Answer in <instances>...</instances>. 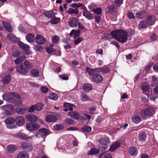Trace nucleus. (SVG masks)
<instances>
[{"mask_svg":"<svg viewBox=\"0 0 158 158\" xmlns=\"http://www.w3.org/2000/svg\"><path fill=\"white\" fill-rule=\"evenodd\" d=\"M110 35L113 38L122 44L124 43L128 39L127 32L122 29L112 31L110 33V35L106 34L105 35V37L110 39Z\"/></svg>","mask_w":158,"mask_h":158,"instance_id":"f257e3e1","label":"nucleus"},{"mask_svg":"<svg viewBox=\"0 0 158 158\" xmlns=\"http://www.w3.org/2000/svg\"><path fill=\"white\" fill-rule=\"evenodd\" d=\"M155 112L154 109L152 107H148L144 110H142L140 112V114L142 118L152 115Z\"/></svg>","mask_w":158,"mask_h":158,"instance_id":"f03ea898","label":"nucleus"},{"mask_svg":"<svg viewBox=\"0 0 158 158\" xmlns=\"http://www.w3.org/2000/svg\"><path fill=\"white\" fill-rule=\"evenodd\" d=\"M26 127L27 129L29 131H35L38 129L40 127L38 124L32 122L27 124Z\"/></svg>","mask_w":158,"mask_h":158,"instance_id":"7ed1b4c3","label":"nucleus"},{"mask_svg":"<svg viewBox=\"0 0 158 158\" xmlns=\"http://www.w3.org/2000/svg\"><path fill=\"white\" fill-rule=\"evenodd\" d=\"M89 75L92 77V81L96 83H101L103 80V77L100 74L98 73H94Z\"/></svg>","mask_w":158,"mask_h":158,"instance_id":"20e7f679","label":"nucleus"},{"mask_svg":"<svg viewBox=\"0 0 158 158\" xmlns=\"http://www.w3.org/2000/svg\"><path fill=\"white\" fill-rule=\"evenodd\" d=\"M156 17L153 15H147L145 20L149 26L153 25L156 21Z\"/></svg>","mask_w":158,"mask_h":158,"instance_id":"39448f33","label":"nucleus"},{"mask_svg":"<svg viewBox=\"0 0 158 158\" xmlns=\"http://www.w3.org/2000/svg\"><path fill=\"white\" fill-rule=\"evenodd\" d=\"M21 146L24 150L27 152H31L33 149V147L31 143L27 142H23Z\"/></svg>","mask_w":158,"mask_h":158,"instance_id":"423d86ee","label":"nucleus"},{"mask_svg":"<svg viewBox=\"0 0 158 158\" xmlns=\"http://www.w3.org/2000/svg\"><path fill=\"white\" fill-rule=\"evenodd\" d=\"M35 42L39 45H42L46 43V40L43 36L40 35H37L35 39Z\"/></svg>","mask_w":158,"mask_h":158,"instance_id":"0eeeda50","label":"nucleus"},{"mask_svg":"<svg viewBox=\"0 0 158 158\" xmlns=\"http://www.w3.org/2000/svg\"><path fill=\"white\" fill-rule=\"evenodd\" d=\"M2 97L4 100L11 103H14L15 101V99L11 95V92L8 94H3L2 95Z\"/></svg>","mask_w":158,"mask_h":158,"instance_id":"6e6552de","label":"nucleus"},{"mask_svg":"<svg viewBox=\"0 0 158 158\" xmlns=\"http://www.w3.org/2000/svg\"><path fill=\"white\" fill-rule=\"evenodd\" d=\"M85 70L89 74H94V73H99L102 72V68L101 67L93 69L89 67H87L85 68Z\"/></svg>","mask_w":158,"mask_h":158,"instance_id":"1a4fd4ad","label":"nucleus"},{"mask_svg":"<svg viewBox=\"0 0 158 158\" xmlns=\"http://www.w3.org/2000/svg\"><path fill=\"white\" fill-rule=\"evenodd\" d=\"M16 69L18 72L22 74H25L28 71L22 64L18 65L16 67Z\"/></svg>","mask_w":158,"mask_h":158,"instance_id":"9d476101","label":"nucleus"},{"mask_svg":"<svg viewBox=\"0 0 158 158\" xmlns=\"http://www.w3.org/2000/svg\"><path fill=\"white\" fill-rule=\"evenodd\" d=\"M15 121L17 125L21 126L24 124L25 122V119L22 116H19L15 118Z\"/></svg>","mask_w":158,"mask_h":158,"instance_id":"9b49d317","label":"nucleus"},{"mask_svg":"<svg viewBox=\"0 0 158 158\" xmlns=\"http://www.w3.org/2000/svg\"><path fill=\"white\" fill-rule=\"evenodd\" d=\"M147 15V12L145 10H141L135 14L136 17L139 19L145 18Z\"/></svg>","mask_w":158,"mask_h":158,"instance_id":"f8f14e48","label":"nucleus"},{"mask_svg":"<svg viewBox=\"0 0 158 158\" xmlns=\"http://www.w3.org/2000/svg\"><path fill=\"white\" fill-rule=\"evenodd\" d=\"M94 5L91 4L89 6V8L91 9V11L94 12L96 15H101L102 14V9L100 7H97L95 9H93L94 7Z\"/></svg>","mask_w":158,"mask_h":158,"instance_id":"ddd939ff","label":"nucleus"},{"mask_svg":"<svg viewBox=\"0 0 158 158\" xmlns=\"http://www.w3.org/2000/svg\"><path fill=\"white\" fill-rule=\"evenodd\" d=\"M78 20V19L76 18H72L68 22V24L72 27H77Z\"/></svg>","mask_w":158,"mask_h":158,"instance_id":"4468645a","label":"nucleus"},{"mask_svg":"<svg viewBox=\"0 0 158 158\" xmlns=\"http://www.w3.org/2000/svg\"><path fill=\"white\" fill-rule=\"evenodd\" d=\"M82 15L85 17L86 18L89 20H92L94 19V15L90 13L88 10L85 11L83 12Z\"/></svg>","mask_w":158,"mask_h":158,"instance_id":"2eb2a0df","label":"nucleus"},{"mask_svg":"<svg viewBox=\"0 0 158 158\" xmlns=\"http://www.w3.org/2000/svg\"><path fill=\"white\" fill-rule=\"evenodd\" d=\"M120 144L121 143L119 141H117L110 146L108 150L113 152L118 148L120 146Z\"/></svg>","mask_w":158,"mask_h":158,"instance_id":"dca6fc26","label":"nucleus"},{"mask_svg":"<svg viewBox=\"0 0 158 158\" xmlns=\"http://www.w3.org/2000/svg\"><path fill=\"white\" fill-rule=\"evenodd\" d=\"M68 114L69 116L77 120L79 119V114L77 112L75 111L69 112Z\"/></svg>","mask_w":158,"mask_h":158,"instance_id":"f3484780","label":"nucleus"},{"mask_svg":"<svg viewBox=\"0 0 158 158\" xmlns=\"http://www.w3.org/2000/svg\"><path fill=\"white\" fill-rule=\"evenodd\" d=\"M128 152L132 156H136L138 153L137 148L134 147H131L129 148Z\"/></svg>","mask_w":158,"mask_h":158,"instance_id":"a211bd4d","label":"nucleus"},{"mask_svg":"<svg viewBox=\"0 0 158 158\" xmlns=\"http://www.w3.org/2000/svg\"><path fill=\"white\" fill-rule=\"evenodd\" d=\"M16 149V146L13 144L8 145L6 148V152L9 154L14 152Z\"/></svg>","mask_w":158,"mask_h":158,"instance_id":"6ab92c4d","label":"nucleus"},{"mask_svg":"<svg viewBox=\"0 0 158 158\" xmlns=\"http://www.w3.org/2000/svg\"><path fill=\"white\" fill-rule=\"evenodd\" d=\"M27 119L31 122H36L38 120V117L36 116L33 114H29L26 115Z\"/></svg>","mask_w":158,"mask_h":158,"instance_id":"aec40b11","label":"nucleus"},{"mask_svg":"<svg viewBox=\"0 0 158 158\" xmlns=\"http://www.w3.org/2000/svg\"><path fill=\"white\" fill-rule=\"evenodd\" d=\"M83 89L85 92L88 93L92 90V87L90 84L85 83L83 86Z\"/></svg>","mask_w":158,"mask_h":158,"instance_id":"412c9836","label":"nucleus"},{"mask_svg":"<svg viewBox=\"0 0 158 158\" xmlns=\"http://www.w3.org/2000/svg\"><path fill=\"white\" fill-rule=\"evenodd\" d=\"M27 108L26 107L23 108L20 107H18L15 109L16 112L19 114H24L27 110Z\"/></svg>","mask_w":158,"mask_h":158,"instance_id":"4be33fe9","label":"nucleus"},{"mask_svg":"<svg viewBox=\"0 0 158 158\" xmlns=\"http://www.w3.org/2000/svg\"><path fill=\"white\" fill-rule=\"evenodd\" d=\"M56 120V118L53 115H48L46 118V120L48 122H55Z\"/></svg>","mask_w":158,"mask_h":158,"instance_id":"5701e85b","label":"nucleus"},{"mask_svg":"<svg viewBox=\"0 0 158 158\" xmlns=\"http://www.w3.org/2000/svg\"><path fill=\"white\" fill-rule=\"evenodd\" d=\"M18 45L19 47L24 51H27L30 48L29 46L22 42H20L18 43Z\"/></svg>","mask_w":158,"mask_h":158,"instance_id":"b1692460","label":"nucleus"},{"mask_svg":"<svg viewBox=\"0 0 158 158\" xmlns=\"http://www.w3.org/2000/svg\"><path fill=\"white\" fill-rule=\"evenodd\" d=\"M98 141L100 143H103L107 145L110 143V139L107 137H105L99 139Z\"/></svg>","mask_w":158,"mask_h":158,"instance_id":"393cba45","label":"nucleus"},{"mask_svg":"<svg viewBox=\"0 0 158 158\" xmlns=\"http://www.w3.org/2000/svg\"><path fill=\"white\" fill-rule=\"evenodd\" d=\"M44 15L49 18H52L55 15V13L52 11H45L44 13Z\"/></svg>","mask_w":158,"mask_h":158,"instance_id":"a878e982","label":"nucleus"},{"mask_svg":"<svg viewBox=\"0 0 158 158\" xmlns=\"http://www.w3.org/2000/svg\"><path fill=\"white\" fill-rule=\"evenodd\" d=\"M148 25H149L145 20L141 21L139 23L138 26L139 28L143 29L147 27Z\"/></svg>","mask_w":158,"mask_h":158,"instance_id":"bb28decb","label":"nucleus"},{"mask_svg":"<svg viewBox=\"0 0 158 158\" xmlns=\"http://www.w3.org/2000/svg\"><path fill=\"white\" fill-rule=\"evenodd\" d=\"M26 39L29 42L31 43L34 41V36L32 34L30 33L27 35Z\"/></svg>","mask_w":158,"mask_h":158,"instance_id":"cd10ccee","label":"nucleus"},{"mask_svg":"<svg viewBox=\"0 0 158 158\" xmlns=\"http://www.w3.org/2000/svg\"><path fill=\"white\" fill-rule=\"evenodd\" d=\"M17 158H28V154L24 151L19 152L17 156Z\"/></svg>","mask_w":158,"mask_h":158,"instance_id":"c85d7f7f","label":"nucleus"},{"mask_svg":"<svg viewBox=\"0 0 158 158\" xmlns=\"http://www.w3.org/2000/svg\"><path fill=\"white\" fill-rule=\"evenodd\" d=\"M115 7L113 5L109 6L106 9V10L108 14H112L114 12Z\"/></svg>","mask_w":158,"mask_h":158,"instance_id":"c756f323","label":"nucleus"},{"mask_svg":"<svg viewBox=\"0 0 158 158\" xmlns=\"http://www.w3.org/2000/svg\"><path fill=\"white\" fill-rule=\"evenodd\" d=\"M7 37L8 39L12 41L16 42L18 40L17 38L11 33L7 35Z\"/></svg>","mask_w":158,"mask_h":158,"instance_id":"7c9ffc66","label":"nucleus"},{"mask_svg":"<svg viewBox=\"0 0 158 158\" xmlns=\"http://www.w3.org/2000/svg\"><path fill=\"white\" fill-rule=\"evenodd\" d=\"M132 121L135 123H139L141 121L140 116L138 114H136L131 118Z\"/></svg>","mask_w":158,"mask_h":158,"instance_id":"2f4dec72","label":"nucleus"},{"mask_svg":"<svg viewBox=\"0 0 158 158\" xmlns=\"http://www.w3.org/2000/svg\"><path fill=\"white\" fill-rule=\"evenodd\" d=\"M26 58V57L24 55L19 57L15 60V63L16 64H18L24 60Z\"/></svg>","mask_w":158,"mask_h":158,"instance_id":"473e14b6","label":"nucleus"},{"mask_svg":"<svg viewBox=\"0 0 158 158\" xmlns=\"http://www.w3.org/2000/svg\"><path fill=\"white\" fill-rule=\"evenodd\" d=\"M39 131L40 134V136L41 137L45 136L48 133V130L45 128L40 129Z\"/></svg>","mask_w":158,"mask_h":158,"instance_id":"72a5a7b5","label":"nucleus"},{"mask_svg":"<svg viewBox=\"0 0 158 158\" xmlns=\"http://www.w3.org/2000/svg\"><path fill=\"white\" fill-rule=\"evenodd\" d=\"M3 25L5 29L8 32L12 31V28L11 26L9 23L4 22H3Z\"/></svg>","mask_w":158,"mask_h":158,"instance_id":"f704fd0d","label":"nucleus"},{"mask_svg":"<svg viewBox=\"0 0 158 158\" xmlns=\"http://www.w3.org/2000/svg\"><path fill=\"white\" fill-rule=\"evenodd\" d=\"M31 73L32 77H38L39 74L38 70L36 69H33L31 70Z\"/></svg>","mask_w":158,"mask_h":158,"instance_id":"c9c22d12","label":"nucleus"},{"mask_svg":"<svg viewBox=\"0 0 158 158\" xmlns=\"http://www.w3.org/2000/svg\"><path fill=\"white\" fill-rule=\"evenodd\" d=\"M146 137V134L144 132H142L139 134L138 138L141 141H143L145 140Z\"/></svg>","mask_w":158,"mask_h":158,"instance_id":"e433bc0d","label":"nucleus"},{"mask_svg":"<svg viewBox=\"0 0 158 158\" xmlns=\"http://www.w3.org/2000/svg\"><path fill=\"white\" fill-rule=\"evenodd\" d=\"M60 18H57L54 16L51 19L49 23L51 24H56L60 21Z\"/></svg>","mask_w":158,"mask_h":158,"instance_id":"4c0bfd02","label":"nucleus"},{"mask_svg":"<svg viewBox=\"0 0 158 158\" xmlns=\"http://www.w3.org/2000/svg\"><path fill=\"white\" fill-rule=\"evenodd\" d=\"M67 13L69 14H74L75 15L79 13V10L78 9H73L72 8H69L67 11Z\"/></svg>","mask_w":158,"mask_h":158,"instance_id":"58836bf2","label":"nucleus"},{"mask_svg":"<svg viewBox=\"0 0 158 158\" xmlns=\"http://www.w3.org/2000/svg\"><path fill=\"white\" fill-rule=\"evenodd\" d=\"M100 152V150L95 148H92L89 154L90 155H94L98 154Z\"/></svg>","mask_w":158,"mask_h":158,"instance_id":"ea45409f","label":"nucleus"},{"mask_svg":"<svg viewBox=\"0 0 158 158\" xmlns=\"http://www.w3.org/2000/svg\"><path fill=\"white\" fill-rule=\"evenodd\" d=\"M10 76L9 75H7L5 76L3 79V82L4 84H7L10 82Z\"/></svg>","mask_w":158,"mask_h":158,"instance_id":"a19ab883","label":"nucleus"},{"mask_svg":"<svg viewBox=\"0 0 158 158\" xmlns=\"http://www.w3.org/2000/svg\"><path fill=\"white\" fill-rule=\"evenodd\" d=\"M35 110L39 111H41L44 107V105L43 104L38 103L36 104L35 105Z\"/></svg>","mask_w":158,"mask_h":158,"instance_id":"79ce46f5","label":"nucleus"},{"mask_svg":"<svg viewBox=\"0 0 158 158\" xmlns=\"http://www.w3.org/2000/svg\"><path fill=\"white\" fill-rule=\"evenodd\" d=\"M17 135L18 137L23 140H26L28 138L27 135L22 133L18 134Z\"/></svg>","mask_w":158,"mask_h":158,"instance_id":"37998d69","label":"nucleus"},{"mask_svg":"<svg viewBox=\"0 0 158 158\" xmlns=\"http://www.w3.org/2000/svg\"><path fill=\"white\" fill-rule=\"evenodd\" d=\"M89 97L87 95L84 93H82L81 94V99L84 101H86L89 100Z\"/></svg>","mask_w":158,"mask_h":158,"instance_id":"c03bdc74","label":"nucleus"},{"mask_svg":"<svg viewBox=\"0 0 158 158\" xmlns=\"http://www.w3.org/2000/svg\"><path fill=\"white\" fill-rule=\"evenodd\" d=\"M48 98L51 99L56 100L58 99V97L56 94L52 93L49 94Z\"/></svg>","mask_w":158,"mask_h":158,"instance_id":"a18cd8bd","label":"nucleus"},{"mask_svg":"<svg viewBox=\"0 0 158 158\" xmlns=\"http://www.w3.org/2000/svg\"><path fill=\"white\" fill-rule=\"evenodd\" d=\"M15 122V119L12 117L9 118L5 120V123L8 125L12 124Z\"/></svg>","mask_w":158,"mask_h":158,"instance_id":"49530a36","label":"nucleus"},{"mask_svg":"<svg viewBox=\"0 0 158 158\" xmlns=\"http://www.w3.org/2000/svg\"><path fill=\"white\" fill-rule=\"evenodd\" d=\"M108 145L106 144L100 143L98 145V148L102 150H105L108 148Z\"/></svg>","mask_w":158,"mask_h":158,"instance_id":"de8ad7c7","label":"nucleus"},{"mask_svg":"<svg viewBox=\"0 0 158 158\" xmlns=\"http://www.w3.org/2000/svg\"><path fill=\"white\" fill-rule=\"evenodd\" d=\"M64 106L65 107L68 108L69 110L71 111H72L73 110V107H75V106L73 105L70 104L68 103H64Z\"/></svg>","mask_w":158,"mask_h":158,"instance_id":"09e8293b","label":"nucleus"},{"mask_svg":"<svg viewBox=\"0 0 158 158\" xmlns=\"http://www.w3.org/2000/svg\"><path fill=\"white\" fill-rule=\"evenodd\" d=\"M141 88L145 92H147L149 90V87L146 83H144L142 84Z\"/></svg>","mask_w":158,"mask_h":158,"instance_id":"8fccbe9b","label":"nucleus"},{"mask_svg":"<svg viewBox=\"0 0 158 158\" xmlns=\"http://www.w3.org/2000/svg\"><path fill=\"white\" fill-rule=\"evenodd\" d=\"M65 123L68 125H72L74 123V121L71 118H68L65 119L64 121Z\"/></svg>","mask_w":158,"mask_h":158,"instance_id":"3c124183","label":"nucleus"},{"mask_svg":"<svg viewBox=\"0 0 158 158\" xmlns=\"http://www.w3.org/2000/svg\"><path fill=\"white\" fill-rule=\"evenodd\" d=\"M23 64L25 67L28 70V69L31 68V64H30V62L27 60H26L24 61Z\"/></svg>","mask_w":158,"mask_h":158,"instance_id":"603ef678","label":"nucleus"},{"mask_svg":"<svg viewBox=\"0 0 158 158\" xmlns=\"http://www.w3.org/2000/svg\"><path fill=\"white\" fill-rule=\"evenodd\" d=\"M81 130L87 132H90L92 130L91 127L88 126H85L81 128Z\"/></svg>","mask_w":158,"mask_h":158,"instance_id":"864d4df0","label":"nucleus"},{"mask_svg":"<svg viewBox=\"0 0 158 158\" xmlns=\"http://www.w3.org/2000/svg\"><path fill=\"white\" fill-rule=\"evenodd\" d=\"M102 72L103 73H109L110 71L109 68L108 67H105L102 68Z\"/></svg>","mask_w":158,"mask_h":158,"instance_id":"5fc2aeb1","label":"nucleus"},{"mask_svg":"<svg viewBox=\"0 0 158 158\" xmlns=\"http://www.w3.org/2000/svg\"><path fill=\"white\" fill-rule=\"evenodd\" d=\"M54 50L52 45H51L49 47L46 48V52L49 54H51L52 53H53Z\"/></svg>","mask_w":158,"mask_h":158,"instance_id":"6e6d98bb","label":"nucleus"},{"mask_svg":"<svg viewBox=\"0 0 158 158\" xmlns=\"http://www.w3.org/2000/svg\"><path fill=\"white\" fill-rule=\"evenodd\" d=\"M64 127L61 124H57L54 126L55 129L56 130H59L64 129Z\"/></svg>","mask_w":158,"mask_h":158,"instance_id":"4d7b16f0","label":"nucleus"},{"mask_svg":"<svg viewBox=\"0 0 158 158\" xmlns=\"http://www.w3.org/2000/svg\"><path fill=\"white\" fill-rule=\"evenodd\" d=\"M83 40V38L82 37H79L74 41V44L77 45L81 42Z\"/></svg>","mask_w":158,"mask_h":158,"instance_id":"13d9d810","label":"nucleus"},{"mask_svg":"<svg viewBox=\"0 0 158 158\" xmlns=\"http://www.w3.org/2000/svg\"><path fill=\"white\" fill-rule=\"evenodd\" d=\"M95 19L96 22L98 23H99L101 22V18L100 15H95Z\"/></svg>","mask_w":158,"mask_h":158,"instance_id":"bf43d9fd","label":"nucleus"},{"mask_svg":"<svg viewBox=\"0 0 158 158\" xmlns=\"http://www.w3.org/2000/svg\"><path fill=\"white\" fill-rule=\"evenodd\" d=\"M59 38L57 36H54L52 38V42L54 44H57L59 41Z\"/></svg>","mask_w":158,"mask_h":158,"instance_id":"052dcab7","label":"nucleus"},{"mask_svg":"<svg viewBox=\"0 0 158 158\" xmlns=\"http://www.w3.org/2000/svg\"><path fill=\"white\" fill-rule=\"evenodd\" d=\"M40 90L42 92L44 93H46L48 91V88L46 86H44L41 87Z\"/></svg>","mask_w":158,"mask_h":158,"instance_id":"680f3d73","label":"nucleus"},{"mask_svg":"<svg viewBox=\"0 0 158 158\" xmlns=\"http://www.w3.org/2000/svg\"><path fill=\"white\" fill-rule=\"evenodd\" d=\"M34 49L37 51H41L43 49V48L42 46L35 45H34Z\"/></svg>","mask_w":158,"mask_h":158,"instance_id":"e2e57ef3","label":"nucleus"},{"mask_svg":"<svg viewBox=\"0 0 158 158\" xmlns=\"http://www.w3.org/2000/svg\"><path fill=\"white\" fill-rule=\"evenodd\" d=\"M127 17L129 19H134L135 17L133 14L131 12H129L127 14Z\"/></svg>","mask_w":158,"mask_h":158,"instance_id":"0e129e2a","label":"nucleus"},{"mask_svg":"<svg viewBox=\"0 0 158 158\" xmlns=\"http://www.w3.org/2000/svg\"><path fill=\"white\" fill-rule=\"evenodd\" d=\"M123 0H115L114 3L117 6H119L123 3Z\"/></svg>","mask_w":158,"mask_h":158,"instance_id":"69168bd1","label":"nucleus"},{"mask_svg":"<svg viewBox=\"0 0 158 158\" xmlns=\"http://www.w3.org/2000/svg\"><path fill=\"white\" fill-rule=\"evenodd\" d=\"M20 52L19 51H16L13 52L12 53V56L15 58L19 57L20 55Z\"/></svg>","mask_w":158,"mask_h":158,"instance_id":"338daca9","label":"nucleus"},{"mask_svg":"<svg viewBox=\"0 0 158 158\" xmlns=\"http://www.w3.org/2000/svg\"><path fill=\"white\" fill-rule=\"evenodd\" d=\"M11 95L12 97H14L17 98H19L20 97V96L19 94L15 92H11Z\"/></svg>","mask_w":158,"mask_h":158,"instance_id":"774afa93","label":"nucleus"}]
</instances>
